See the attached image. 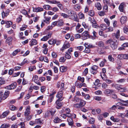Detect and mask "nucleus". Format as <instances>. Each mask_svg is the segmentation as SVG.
<instances>
[{
    "instance_id": "nucleus-1",
    "label": "nucleus",
    "mask_w": 128,
    "mask_h": 128,
    "mask_svg": "<svg viewBox=\"0 0 128 128\" xmlns=\"http://www.w3.org/2000/svg\"><path fill=\"white\" fill-rule=\"evenodd\" d=\"M106 43L107 44H109L110 47L112 50H115L118 47V44L116 42L113 41L112 39H110L107 40Z\"/></svg>"
},
{
    "instance_id": "nucleus-2",
    "label": "nucleus",
    "mask_w": 128,
    "mask_h": 128,
    "mask_svg": "<svg viewBox=\"0 0 128 128\" xmlns=\"http://www.w3.org/2000/svg\"><path fill=\"white\" fill-rule=\"evenodd\" d=\"M67 13L69 16L71 17L72 19H76L77 18V16L76 14V13L74 11L68 10V11Z\"/></svg>"
},
{
    "instance_id": "nucleus-3",
    "label": "nucleus",
    "mask_w": 128,
    "mask_h": 128,
    "mask_svg": "<svg viewBox=\"0 0 128 128\" xmlns=\"http://www.w3.org/2000/svg\"><path fill=\"white\" fill-rule=\"evenodd\" d=\"M52 34V32H50L46 36H44L40 40L41 41H45L47 40L49 38H50Z\"/></svg>"
},
{
    "instance_id": "nucleus-4",
    "label": "nucleus",
    "mask_w": 128,
    "mask_h": 128,
    "mask_svg": "<svg viewBox=\"0 0 128 128\" xmlns=\"http://www.w3.org/2000/svg\"><path fill=\"white\" fill-rule=\"evenodd\" d=\"M70 46V44L68 42H66L64 43L60 49V50L63 52L66 49L69 48Z\"/></svg>"
},
{
    "instance_id": "nucleus-5",
    "label": "nucleus",
    "mask_w": 128,
    "mask_h": 128,
    "mask_svg": "<svg viewBox=\"0 0 128 128\" xmlns=\"http://www.w3.org/2000/svg\"><path fill=\"white\" fill-rule=\"evenodd\" d=\"M17 86L16 83V82L12 83L9 86H6V88L8 90L13 89L15 88Z\"/></svg>"
},
{
    "instance_id": "nucleus-6",
    "label": "nucleus",
    "mask_w": 128,
    "mask_h": 128,
    "mask_svg": "<svg viewBox=\"0 0 128 128\" xmlns=\"http://www.w3.org/2000/svg\"><path fill=\"white\" fill-rule=\"evenodd\" d=\"M38 77L37 76L35 75L32 78V81H34L36 84L39 85H41L40 83L38 80Z\"/></svg>"
},
{
    "instance_id": "nucleus-7",
    "label": "nucleus",
    "mask_w": 128,
    "mask_h": 128,
    "mask_svg": "<svg viewBox=\"0 0 128 128\" xmlns=\"http://www.w3.org/2000/svg\"><path fill=\"white\" fill-rule=\"evenodd\" d=\"M63 90H61L59 91L57 94L56 96L58 99H62L63 95Z\"/></svg>"
},
{
    "instance_id": "nucleus-8",
    "label": "nucleus",
    "mask_w": 128,
    "mask_h": 128,
    "mask_svg": "<svg viewBox=\"0 0 128 128\" xmlns=\"http://www.w3.org/2000/svg\"><path fill=\"white\" fill-rule=\"evenodd\" d=\"M78 102H79V104L81 107L84 106L86 104V102L83 100H82L80 98H78Z\"/></svg>"
},
{
    "instance_id": "nucleus-9",
    "label": "nucleus",
    "mask_w": 128,
    "mask_h": 128,
    "mask_svg": "<svg viewBox=\"0 0 128 128\" xmlns=\"http://www.w3.org/2000/svg\"><path fill=\"white\" fill-rule=\"evenodd\" d=\"M30 107L29 106H27L24 112V116H26L30 114Z\"/></svg>"
},
{
    "instance_id": "nucleus-10",
    "label": "nucleus",
    "mask_w": 128,
    "mask_h": 128,
    "mask_svg": "<svg viewBox=\"0 0 128 128\" xmlns=\"http://www.w3.org/2000/svg\"><path fill=\"white\" fill-rule=\"evenodd\" d=\"M33 9V11L34 12H41L44 10V9L43 8L38 7L36 8H32Z\"/></svg>"
},
{
    "instance_id": "nucleus-11",
    "label": "nucleus",
    "mask_w": 128,
    "mask_h": 128,
    "mask_svg": "<svg viewBox=\"0 0 128 128\" xmlns=\"http://www.w3.org/2000/svg\"><path fill=\"white\" fill-rule=\"evenodd\" d=\"M64 83L62 82H58L57 83V86L58 88H60V86L61 89L62 90H63L64 89Z\"/></svg>"
},
{
    "instance_id": "nucleus-12",
    "label": "nucleus",
    "mask_w": 128,
    "mask_h": 128,
    "mask_svg": "<svg viewBox=\"0 0 128 128\" xmlns=\"http://www.w3.org/2000/svg\"><path fill=\"white\" fill-rule=\"evenodd\" d=\"M62 100V99H58L56 101V105H57V106H56V108L58 109H59L62 106V104L60 101Z\"/></svg>"
},
{
    "instance_id": "nucleus-13",
    "label": "nucleus",
    "mask_w": 128,
    "mask_h": 128,
    "mask_svg": "<svg viewBox=\"0 0 128 128\" xmlns=\"http://www.w3.org/2000/svg\"><path fill=\"white\" fill-rule=\"evenodd\" d=\"M112 36L113 37L115 36L117 39H118L120 36V31L119 30H117L116 33H114L112 34Z\"/></svg>"
},
{
    "instance_id": "nucleus-14",
    "label": "nucleus",
    "mask_w": 128,
    "mask_h": 128,
    "mask_svg": "<svg viewBox=\"0 0 128 128\" xmlns=\"http://www.w3.org/2000/svg\"><path fill=\"white\" fill-rule=\"evenodd\" d=\"M10 113V112L8 110H7L2 113L0 116L1 118H5Z\"/></svg>"
},
{
    "instance_id": "nucleus-15",
    "label": "nucleus",
    "mask_w": 128,
    "mask_h": 128,
    "mask_svg": "<svg viewBox=\"0 0 128 128\" xmlns=\"http://www.w3.org/2000/svg\"><path fill=\"white\" fill-rule=\"evenodd\" d=\"M46 2L49 4H58L60 3L59 1H57L55 0H46Z\"/></svg>"
},
{
    "instance_id": "nucleus-16",
    "label": "nucleus",
    "mask_w": 128,
    "mask_h": 128,
    "mask_svg": "<svg viewBox=\"0 0 128 128\" xmlns=\"http://www.w3.org/2000/svg\"><path fill=\"white\" fill-rule=\"evenodd\" d=\"M127 18L126 16H122L120 19V22L122 24H124L126 22Z\"/></svg>"
},
{
    "instance_id": "nucleus-17",
    "label": "nucleus",
    "mask_w": 128,
    "mask_h": 128,
    "mask_svg": "<svg viewBox=\"0 0 128 128\" xmlns=\"http://www.w3.org/2000/svg\"><path fill=\"white\" fill-rule=\"evenodd\" d=\"M57 26H63L64 22L62 20L60 19L57 21Z\"/></svg>"
},
{
    "instance_id": "nucleus-18",
    "label": "nucleus",
    "mask_w": 128,
    "mask_h": 128,
    "mask_svg": "<svg viewBox=\"0 0 128 128\" xmlns=\"http://www.w3.org/2000/svg\"><path fill=\"white\" fill-rule=\"evenodd\" d=\"M68 124L70 126H72L73 125L74 122L72 119L70 117H68Z\"/></svg>"
},
{
    "instance_id": "nucleus-19",
    "label": "nucleus",
    "mask_w": 128,
    "mask_h": 128,
    "mask_svg": "<svg viewBox=\"0 0 128 128\" xmlns=\"http://www.w3.org/2000/svg\"><path fill=\"white\" fill-rule=\"evenodd\" d=\"M67 69V67L66 66H62L60 68V71L62 72H66Z\"/></svg>"
},
{
    "instance_id": "nucleus-20",
    "label": "nucleus",
    "mask_w": 128,
    "mask_h": 128,
    "mask_svg": "<svg viewBox=\"0 0 128 128\" xmlns=\"http://www.w3.org/2000/svg\"><path fill=\"white\" fill-rule=\"evenodd\" d=\"M95 6L98 10H100L102 8L99 2H96L95 4Z\"/></svg>"
},
{
    "instance_id": "nucleus-21",
    "label": "nucleus",
    "mask_w": 128,
    "mask_h": 128,
    "mask_svg": "<svg viewBox=\"0 0 128 128\" xmlns=\"http://www.w3.org/2000/svg\"><path fill=\"white\" fill-rule=\"evenodd\" d=\"M49 44H54L56 43V40L53 39H51L49 40L48 42Z\"/></svg>"
},
{
    "instance_id": "nucleus-22",
    "label": "nucleus",
    "mask_w": 128,
    "mask_h": 128,
    "mask_svg": "<svg viewBox=\"0 0 128 128\" xmlns=\"http://www.w3.org/2000/svg\"><path fill=\"white\" fill-rule=\"evenodd\" d=\"M10 126L9 124L4 123L1 125L0 128H8L10 127Z\"/></svg>"
},
{
    "instance_id": "nucleus-23",
    "label": "nucleus",
    "mask_w": 128,
    "mask_h": 128,
    "mask_svg": "<svg viewBox=\"0 0 128 128\" xmlns=\"http://www.w3.org/2000/svg\"><path fill=\"white\" fill-rule=\"evenodd\" d=\"M6 24L5 26L6 28H9L10 27V26L12 24V23L10 21H6Z\"/></svg>"
},
{
    "instance_id": "nucleus-24",
    "label": "nucleus",
    "mask_w": 128,
    "mask_h": 128,
    "mask_svg": "<svg viewBox=\"0 0 128 128\" xmlns=\"http://www.w3.org/2000/svg\"><path fill=\"white\" fill-rule=\"evenodd\" d=\"M12 38L11 37H8L6 39V42L9 45H10L12 44Z\"/></svg>"
},
{
    "instance_id": "nucleus-25",
    "label": "nucleus",
    "mask_w": 128,
    "mask_h": 128,
    "mask_svg": "<svg viewBox=\"0 0 128 128\" xmlns=\"http://www.w3.org/2000/svg\"><path fill=\"white\" fill-rule=\"evenodd\" d=\"M37 41L35 39H32L30 41V45L32 46L36 45L37 44Z\"/></svg>"
},
{
    "instance_id": "nucleus-26",
    "label": "nucleus",
    "mask_w": 128,
    "mask_h": 128,
    "mask_svg": "<svg viewBox=\"0 0 128 128\" xmlns=\"http://www.w3.org/2000/svg\"><path fill=\"white\" fill-rule=\"evenodd\" d=\"M44 8L47 10H51L52 9V7L49 5H45L43 6Z\"/></svg>"
},
{
    "instance_id": "nucleus-27",
    "label": "nucleus",
    "mask_w": 128,
    "mask_h": 128,
    "mask_svg": "<svg viewBox=\"0 0 128 128\" xmlns=\"http://www.w3.org/2000/svg\"><path fill=\"white\" fill-rule=\"evenodd\" d=\"M124 3L120 4L119 7V9L120 11L121 12H123L124 11Z\"/></svg>"
},
{
    "instance_id": "nucleus-28",
    "label": "nucleus",
    "mask_w": 128,
    "mask_h": 128,
    "mask_svg": "<svg viewBox=\"0 0 128 128\" xmlns=\"http://www.w3.org/2000/svg\"><path fill=\"white\" fill-rule=\"evenodd\" d=\"M42 120H41L40 118L36 119L35 121V123L36 124H42Z\"/></svg>"
},
{
    "instance_id": "nucleus-29",
    "label": "nucleus",
    "mask_w": 128,
    "mask_h": 128,
    "mask_svg": "<svg viewBox=\"0 0 128 128\" xmlns=\"http://www.w3.org/2000/svg\"><path fill=\"white\" fill-rule=\"evenodd\" d=\"M121 102H122L124 103L122 104V106H128V100L126 101L122 100Z\"/></svg>"
},
{
    "instance_id": "nucleus-30",
    "label": "nucleus",
    "mask_w": 128,
    "mask_h": 128,
    "mask_svg": "<svg viewBox=\"0 0 128 128\" xmlns=\"http://www.w3.org/2000/svg\"><path fill=\"white\" fill-rule=\"evenodd\" d=\"M62 120L60 119L58 117H56L54 120V122L55 123H58V122H61Z\"/></svg>"
},
{
    "instance_id": "nucleus-31",
    "label": "nucleus",
    "mask_w": 128,
    "mask_h": 128,
    "mask_svg": "<svg viewBox=\"0 0 128 128\" xmlns=\"http://www.w3.org/2000/svg\"><path fill=\"white\" fill-rule=\"evenodd\" d=\"M117 65L118 66V67H117V68L118 69L120 68L122 65V63L120 60H118L116 62Z\"/></svg>"
},
{
    "instance_id": "nucleus-32",
    "label": "nucleus",
    "mask_w": 128,
    "mask_h": 128,
    "mask_svg": "<svg viewBox=\"0 0 128 128\" xmlns=\"http://www.w3.org/2000/svg\"><path fill=\"white\" fill-rule=\"evenodd\" d=\"M100 27L101 29L103 30H106L107 28L106 25L105 24H101L100 25Z\"/></svg>"
},
{
    "instance_id": "nucleus-33",
    "label": "nucleus",
    "mask_w": 128,
    "mask_h": 128,
    "mask_svg": "<svg viewBox=\"0 0 128 128\" xmlns=\"http://www.w3.org/2000/svg\"><path fill=\"white\" fill-rule=\"evenodd\" d=\"M72 114H69L68 115L66 114H62L60 116L64 118H65L66 117H70L72 116Z\"/></svg>"
},
{
    "instance_id": "nucleus-34",
    "label": "nucleus",
    "mask_w": 128,
    "mask_h": 128,
    "mask_svg": "<svg viewBox=\"0 0 128 128\" xmlns=\"http://www.w3.org/2000/svg\"><path fill=\"white\" fill-rule=\"evenodd\" d=\"M89 34L88 32L87 31H84L82 34V36L86 37H88L89 36Z\"/></svg>"
},
{
    "instance_id": "nucleus-35",
    "label": "nucleus",
    "mask_w": 128,
    "mask_h": 128,
    "mask_svg": "<svg viewBox=\"0 0 128 128\" xmlns=\"http://www.w3.org/2000/svg\"><path fill=\"white\" fill-rule=\"evenodd\" d=\"M86 48L83 51V52H84L87 53H89L90 52V50L89 49V48H88V47H85Z\"/></svg>"
},
{
    "instance_id": "nucleus-36",
    "label": "nucleus",
    "mask_w": 128,
    "mask_h": 128,
    "mask_svg": "<svg viewBox=\"0 0 128 128\" xmlns=\"http://www.w3.org/2000/svg\"><path fill=\"white\" fill-rule=\"evenodd\" d=\"M10 93L9 91L8 90H6L4 93V99H6Z\"/></svg>"
},
{
    "instance_id": "nucleus-37",
    "label": "nucleus",
    "mask_w": 128,
    "mask_h": 128,
    "mask_svg": "<svg viewBox=\"0 0 128 128\" xmlns=\"http://www.w3.org/2000/svg\"><path fill=\"white\" fill-rule=\"evenodd\" d=\"M108 58L110 62H113L114 60V58L112 57V56L111 55H109L108 56Z\"/></svg>"
},
{
    "instance_id": "nucleus-38",
    "label": "nucleus",
    "mask_w": 128,
    "mask_h": 128,
    "mask_svg": "<svg viewBox=\"0 0 128 128\" xmlns=\"http://www.w3.org/2000/svg\"><path fill=\"white\" fill-rule=\"evenodd\" d=\"M4 92L2 91H0V98L2 99V100H4L5 99H4Z\"/></svg>"
},
{
    "instance_id": "nucleus-39",
    "label": "nucleus",
    "mask_w": 128,
    "mask_h": 128,
    "mask_svg": "<svg viewBox=\"0 0 128 128\" xmlns=\"http://www.w3.org/2000/svg\"><path fill=\"white\" fill-rule=\"evenodd\" d=\"M108 85L106 83L104 82L102 84V87L103 89H105L108 88Z\"/></svg>"
},
{
    "instance_id": "nucleus-40",
    "label": "nucleus",
    "mask_w": 128,
    "mask_h": 128,
    "mask_svg": "<svg viewBox=\"0 0 128 128\" xmlns=\"http://www.w3.org/2000/svg\"><path fill=\"white\" fill-rule=\"evenodd\" d=\"M79 17L80 19H84V14L82 12H80L78 14Z\"/></svg>"
},
{
    "instance_id": "nucleus-41",
    "label": "nucleus",
    "mask_w": 128,
    "mask_h": 128,
    "mask_svg": "<svg viewBox=\"0 0 128 128\" xmlns=\"http://www.w3.org/2000/svg\"><path fill=\"white\" fill-rule=\"evenodd\" d=\"M45 20H44V22H46V23L48 24L50 23L49 21L50 20V17H45Z\"/></svg>"
},
{
    "instance_id": "nucleus-42",
    "label": "nucleus",
    "mask_w": 128,
    "mask_h": 128,
    "mask_svg": "<svg viewBox=\"0 0 128 128\" xmlns=\"http://www.w3.org/2000/svg\"><path fill=\"white\" fill-rule=\"evenodd\" d=\"M71 54L68 53L67 52H66L65 57L68 59H70L71 58Z\"/></svg>"
},
{
    "instance_id": "nucleus-43",
    "label": "nucleus",
    "mask_w": 128,
    "mask_h": 128,
    "mask_svg": "<svg viewBox=\"0 0 128 128\" xmlns=\"http://www.w3.org/2000/svg\"><path fill=\"white\" fill-rule=\"evenodd\" d=\"M123 30L124 33L128 35V28L126 26H124Z\"/></svg>"
},
{
    "instance_id": "nucleus-44",
    "label": "nucleus",
    "mask_w": 128,
    "mask_h": 128,
    "mask_svg": "<svg viewBox=\"0 0 128 128\" xmlns=\"http://www.w3.org/2000/svg\"><path fill=\"white\" fill-rule=\"evenodd\" d=\"M75 86L78 88H81L80 84L78 81H76L75 83Z\"/></svg>"
},
{
    "instance_id": "nucleus-45",
    "label": "nucleus",
    "mask_w": 128,
    "mask_h": 128,
    "mask_svg": "<svg viewBox=\"0 0 128 128\" xmlns=\"http://www.w3.org/2000/svg\"><path fill=\"white\" fill-rule=\"evenodd\" d=\"M8 14V13H6L4 11L2 12V18H4Z\"/></svg>"
},
{
    "instance_id": "nucleus-46",
    "label": "nucleus",
    "mask_w": 128,
    "mask_h": 128,
    "mask_svg": "<svg viewBox=\"0 0 128 128\" xmlns=\"http://www.w3.org/2000/svg\"><path fill=\"white\" fill-rule=\"evenodd\" d=\"M80 6L78 4L75 5L74 6V8L77 11L78 10H79L80 9Z\"/></svg>"
},
{
    "instance_id": "nucleus-47",
    "label": "nucleus",
    "mask_w": 128,
    "mask_h": 128,
    "mask_svg": "<svg viewBox=\"0 0 128 128\" xmlns=\"http://www.w3.org/2000/svg\"><path fill=\"white\" fill-rule=\"evenodd\" d=\"M10 110H15L16 109V107L12 105L10 106Z\"/></svg>"
},
{
    "instance_id": "nucleus-48",
    "label": "nucleus",
    "mask_w": 128,
    "mask_h": 128,
    "mask_svg": "<svg viewBox=\"0 0 128 128\" xmlns=\"http://www.w3.org/2000/svg\"><path fill=\"white\" fill-rule=\"evenodd\" d=\"M66 59L64 57H60L59 59V62H65Z\"/></svg>"
},
{
    "instance_id": "nucleus-49",
    "label": "nucleus",
    "mask_w": 128,
    "mask_h": 128,
    "mask_svg": "<svg viewBox=\"0 0 128 128\" xmlns=\"http://www.w3.org/2000/svg\"><path fill=\"white\" fill-rule=\"evenodd\" d=\"M56 110L54 109H52L50 111L51 115L52 116H54V114L56 112Z\"/></svg>"
},
{
    "instance_id": "nucleus-50",
    "label": "nucleus",
    "mask_w": 128,
    "mask_h": 128,
    "mask_svg": "<svg viewBox=\"0 0 128 128\" xmlns=\"http://www.w3.org/2000/svg\"><path fill=\"white\" fill-rule=\"evenodd\" d=\"M73 51V48H70L68 49V50L66 52H68V53L71 54V52Z\"/></svg>"
},
{
    "instance_id": "nucleus-51",
    "label": "nucleus",
    "mask_w": 128,
    "mask_h": 128,
    "mask_svg": "<svg viewBox=\"0 0 128 128\" xmlns=\"http://www.w3.org/2000/svg\"><path fill=\"white\" fill-rule=\"evenodd\" d=\"M94 99L98 101H100L102 100L101 97L98 96H95L94 97Z\"/></svg>"
},
{
    "instance_id": "nucleus-52",
    "label": "nucleus",
    "mask_w": 128,
    "mask_h": 128,
    "mask_svg": "<svg viewBox=\"0 0 128 128\" xmlns=\"http://www.w3.org/2000/svg\"><path fill=\"white\" fill-rule=\"evenodd\" d=\"M61 14V16L64 18H67L69 17L68 15L66 14L62 13Z\"/></svg>"
},
{
    "instance_id": "nucleus-53",
    "label": "nucleus",
    "mask_w": 128,
    "mask_h": 128,
    "mask_svg": "<svg viewBox=\"0 0 128 128\" xmlns=\"http://www.w3.org/2000/svg\"><path fill=\"white\" fill-rule=\"evenodd\" d=\"M88 14L89 15L92 16H94V11L92 10L88 12Z\"/></svg>"
},
{
    "instance_id": "nucleus-54",
    "label": "nucleus",
    "mask_w": 128,
    "mask_h": 128,
    "mask_svg": "<svg viewBox=\"0 0 128 128\" xmlns=\"http://www.w3.org/2000/svg\"><path fill=\"white\" fill-rule=\"evenodd\" d=\"M104 43L102 41H100L98 42V45L100 47H103L104 46Z\"/></svg>"
},
{
    "instance_id": "nucleus-55",
    "label": "nucleus",
    "mask_w": 128,
    "mask_h": 128,
    "mask_svg": "<svg viewBox=\"0 0 128 128\" xmlns=\"http://www.w3.org/2000/svg\"><path fill=\"white\" fill-rule=\"evenodd\" d=\"M5 80H4L3 79L0 78V86L2 84H5Z\"/></svg>"
},
{
    "instance_id": "nucleus-56",
    "label": "nucleus",
    "mask_w": 128,
    "mask_h": 128,
    "mask_svg": "<svg viewBox=\"0 0 128 128\" xmlns=\"http://www.w3.org/2000/svg\"><path fill=\"white\" fill-rule=\"evenodd\" d=\"M126 88H121L120 87L119 91L120 92H123L126 91Z\"/></svg>"
},
{
    "instance_id": "nucleus-57",
    "label": "nucleus",
    "mask_w": 128,
    "mask_h": 128,
    "mask_svg": "<svg viewBox=\"0 0 128 128\" xmlns=\"http://www.w3.org/2000/svg\"><path fill=\"white\" fill-rule=\"evenodd\" d=\"M88 44V43L87 42L85 43L84 44V45L85 46V47L90 48L92 47V45H90V44Z\"/></svg>"
},
{
    "instance_id": "nucleus-58",
    "label": "nucleus",
    "mask_w": 128,
    "mask_h": 128,
    "mask_svg": "<svg viewBox=\"0 0 128 128\" xmlns=\"http://www.w3.org/2000/svg\"><path fill=\"white\" fill-rule=\"evenodd\" d=\"M95 121V120L93 118H91L90 119L89 121V122L91 124H93Z\"/></svg>"
},
{
    "instance_id": "nucleus-59",
    "label": "nucleus",
    "mask_w": 128,
    "mask_h": 128,
    "mask_svg": "<svg viewBox=\"0 0 128 128\" xmlns=\"http://www.w3.org/2000/svg\"><path fill=\"white\" fill-rule=\"evenodd\" d=\"M27 27V26L26 25H23L22 26V27L20 28V30H24Z\"/></svg>"
},
{
    "instance_id": "nucleus-60",
    "label": "nucleus",
    "mask_w": 128,
    "mask_h": 128,
    "mask_svg": "<svg viewBox=\"0 0 128 128\" xmlns=\"http://www.w3.org/2000/svg\"><path fill=\"white\" fill-rule=\"evenodd\" d=\"M123 56L124 54H120L118 55L117 58H118L120 60H123Z\"/></svg>"
},
{
    "instance_id": "nucleus-61",
    "label": "nucleus",
    "mask_w": 128,
    "mask_h": 128,
    "mask_svg": "<svg viewBox=\"0 0 128 128\" xmlns=\"http://www.w3.org/2000/svg\"><path fill=\"white\" fill-rule=\"evenodd\" d=\"M78 80L82 82H84V78H81L80 76H78Z\"/></svg>"
},
{
    "instance_id": "nucleus-62",
    "label": "nucleus",
    "mask_w": 128,
    "mask_h": 128,
    "mask_svg": "<svg viewBox=\"0 0 128 128\" xmlns=\"http://www.w3.org/2000/svg\"><path fill=\"white\" fill-rule=\"evenodd\" d=\"M33 116L32 115H30L28 116L25 119H26L27 120H31Z\"/></svg>"
},
{
    "instance_id": "nucleus-63",
    "label": "nucleus",
    "mask_w": 128,
    "mask_h": 128,
    "mask_svg": "<svg viewBox=\"0 0 128 128\" xmlns=\"http://www.w3.org/2000/svg\"><path fill=\"white\" fill-rule=\"evenodd\" d=\"M104 80L106 83L108 84H110L113 82V81L112 80L109 79Z\"/></svg>"
},
{
    "instance_id": "nucleus-64",
    "label": "nucleus",
    "mask_w": 128,
    "mask_h": 128,
    "mask_svg": "<svg viewBox=\"0 0 128 128\" xmlns=\"http://www.w3.org/2000/svg\"><path fill=\"white\" fill-rule=\"evenodd\" d=\"M98 14L100 16H104L105 14V13L104 12L100 11L98 12Z\"/></svg>"
}]
</instances>
